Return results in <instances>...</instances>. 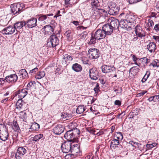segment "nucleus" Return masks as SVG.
Instances as JSON below:
<instances>
[{
  "label": "nucleus",
  "instance_id": "32",
  "mask_svg": "<svg viewBox=\"0 0 159 159\" xmlns=\"http://www.w3.org/2000/svg\"><path fill=\"white\" fill-rule=\"evenodd\" d=\"M73 59L72 57L68 54H65L63 59L62 61H65L66 63H69Z\"/></svg>",
  "mask_w": 159,
  "mask_h": 159
},
{
  "label": "nucleus",
  "instance_id": "17",
  "mask_svg": "<svg viewBox=\"0 0 159 159\" xmlns=\"http://www.w3.org/2000/svg\"><path fill=\"white\" fill-rule=\"evenodd\" d=\"M64 136L65 138L67 140V141H70V142L75 139L70 130L67 131L64 134Z\"/></svg>",
  "mask_w": 159,
  "mask_h": 159
},
{
  "label": "nucleus",
  "instance_id": "21",
  "mask_svg": "<svg viewBox=\"0 0 159 159\" xmlns=\"http://www.w3.org/2000/svg\"><path fill=\"white\" fill-rule=\"evenodd\" d=\"M112 68L111 66L107 65L102 66L101 67L102 72L105 73L111 72L113 71Z\"/></svg>",
  "mask_w": 159,
  "mask_h": 159
},
{
  "label": "nucleus",
  "instance_id": "44",
  "mask_svg": "<svg viewBox=\"0 0 159 159\" xmlns=\"http://www.w3.org/2000/svg\"><path fill=\"white\" fill-rule=\"evenodd\" d=\"M152 66L153 67H159V61L156 60L154 61L152 63H151L150 65V66Z\"/></svg>",
  "mask_w": 159,
  "mask_h": 159
},
{
  "label": "nucleus",
  "instance_id": "14",
  "mask_svg": "<svg viewBox=\"0 0 159 159\" xmlns=\"http://www.w3.org/2000/svg\"><path fill=\"white\" fill-rule=\"evenodd\" d=\"M26 152L25 149L22 147L18 148L15 157L16 159H20V158Z\"/></svg>",
  "mask_w": 159,
  "mask_h": 159
},
{
  "label": "nucleus",
  "instance_id": "6",
  "mask_svg": "<svg viewBox=\"0 0 159 159\" xmlns=\"http://www.w3.org/2000/svg\"><path fill=\"white\" fill-rule=\"evenodd\" d=\"M72 146L71 143L70 141L64 142L61 146L62 151L66 153L71 151Z\"/></svg>",
  "mask_w": 159,
  "mask_h": 159
},
{
  "label": "nucleus",
  "instance_id": "48",
  "mask_svg": "<svg viewBox=\"0 0 159 159\" xmlns=\"http://www.w3.org/2000/svg\"><path fill=\"white\" fill-rule=\"evenodd\" d=\"M35 82L34 81H30L27 84V87L29 89H31L33 87L34 85L35 84Z\"/></svg>",
  "mask_w": 159,
  "mask_h": 159
},
{
  "label": "nucleus",
  "instance_id": "49",
  "mask_svg": "<svg viewBox=\"0 0 159 159\" xmlns=\"http://www.w3.org/2000/svg\"><path fill=\"white\" fill-rule=\"evenodd\" d=\"M6 129H7L6 128V126L5 125L2 124H0V132L2 131L6 130Z\"/></svg>",
  "mask_w": 159,
  "mask_h": 159
},
{
  "label": "nucleus",
  "instance_id": "36",
  "mask_svg": "<svg viewBox=\"0 0 159 159\" xmlns=\"http://www.w3.org/2000/svg\"><path fill=\"white\" fill-rule=\"evenodd\" d=\"M139 111L136 109L134 110L129 113V118H133L134 116L138 115Z\"/></svg>",
  "mask_w": 159,
  "mask_h": 159
},
{
  "label": "nucleus",
  "instance_id": "46",
  "mask_svg": "<svg viewBox=\"0 0 159 159\" xmlns=\"http://www.w3.org/2000/svg\"><path fill=\"white\" fill-rule=\"evenodd\" d=\"M16 105L17 107V108H21L22 105V99H20L17 101L16 103Z\"/></svg>",
  "mask_w": 159,
  "mask_h": 159
},
{
  "label": "nucleus",
  "instance_id": "25",
  "mask_svg": "<svg viewBox=\"0 0 159 159\" xmlns=\"http://www.w3.org/2000/svg\"><path fill=\"white\" fill-rule=\"evenodd\" d=\"M43 137V134H39L35 135L34 137H31V140L34 143L38 142L40 139L42 138Z\"/></svg>",
  "mask_w": 159,
  "mask_h": 159
},
{
  "label": "nucleus",
  "instance_id": "57",
  "mask_svg": "<svg viewBox=\"0 0 159 159\" xmlns=\"http://www.w3.org/2000/svg\"><path fill=\"white\" fill-rule=\"evenodd\" d=\"M154 30L157 32L159 31V24H157L155 25Z\"/></svg>",
  "mask_w": 159,
  "mask_h": 159
},
{
  "label": "nucleus",
  "instance_id": "10",
  "mask_svg": "<svg viewBox=\"0 0 159 159\" xmlns=\"http://www.w3.org/2000/svg\"><path fill=\"white\" fill-rule=\"evenodd\" d=\"M55 26L51 25H46L43 26L42 29L44 31L45 34L50 35L52 34H54V30Z\"/></svg>",
  "mask_w": 159,
  "mask_h": 159
},
{
  "label": "nucleus",
  "instance_id": "52",
  "mask_svg": "<svg viewBox=\"0 0 159 159\" xmlns=\"http://www.w3.org/2000/svg\"><path fill=\"white\" fill-rule=\"evenodd\" d=\"M153 39H154L156 43H157L159 44V36H153Z\"/></svg>",
  "mask_w": 159,
  "mask_h": 159
},
{
  "label": "nucleus",
  "instance_id": "59",
  "mask_svg": "<svg viewBox=\"0 0 159 159\" xmlns=\"http://www.w3.org/2000/svg\"><path fill=\"white\" fill-rule=\"evenodd\" d=\"M6 80L5 79L2 78H0V85H3L5 82Z\"/></svg>",
  "mask_w": 159,
  "mask_h": 159
},
{
  "label": "nucleus",
  "instance_id": "53",
  "mask_svg": "<svg viewBox=\"0 0 159 159\" xmlns=\"http://www.w3.org/2000/svg\"><path fill=\"white\" fill-rule=\"evenodd\" d=\"M142 29L141 27L138 25H137L135 27V34H136L137 32H138L139 31L141 30Z\"/></svg>",
  "mask_w": 159,
  "mask_h": 159
},
{
  "label": "nucleus",
  "instance_id": "50",
  "mask_svg": "<svg viewBox=\"0 0 159 159\" xmlns=\"http://www.w3.org/2000/svg\"><path fill=\"white\" fill-rule=\"evenodd\" d=\"M148 24L149 27H152L154 25V23L152 20L149 19L148 20Z\"/></svg>",
  "mask_w": 159,
  "mask_h": 159
},
{
  "label": "nucleus",
  "instance_id": "37",
  "mask_svg": "<svg viewBox=\"0 0 159 159\" xmlns=\"http://www.w3.org/2000/svg\"><path fill=\"white\" fill-rule=\"evenodd\" d=\"M136 34L137 36L141 38L145 37L146 35L144 31L142 30V28Z\"/></svg>",
  "mask_w": 159,
  "mask_h": 159
},
{
  "label": "nucleus",
  "instance_id": "20",
  "mask_svg": "<svg viewBox=\"0 0 159 159\" xmlns=\"http://www.w3.org/2000/svg\"><path fill=\"white\" fill-rule=\"evenodd\" d=\"M26 24V23L23 21H18L16 22L14 24V27L17 31V30H19L22 28Z\"/></svg>",
  "mask_w": 159,
  "mask_h": 159
},
{
  "label": "nucleus",
  "instance_id": "18",
  "mask_svg": "<svg viewBox=\"0 0 159 159\" xmlns=\"http://www.w3.org/2000/svg\"><path fill=\"white\" fill-rule=\"evenodd\" d=\"M37 19L36 18H32L28 20L26 24L27 26L29 28H32L36 26Z\"/></svg>",
  "mask_w": 159,
  "mask_h": 159
},
{
  "label": "nucleus",
  "instance_id": "26",
  "mask_svg": "<svg viewBox=\"0 0 159 159\" xmlns=\"http://www.w3.org/2000/svg\"><path fill=\"white\" fill-rule=\"evenodd\" d=\"M28 91L25 89H23L20 90L18 94V96L20 98L22 99L24 98L27 94Z\"/></svg>",
  "mask_w": 159,
  "mask_h": 159
},
{
  "label": "nucleus",
  "instance_id": "15",
  "mask_svg": "<svg viewBox=\"0 0 159 159\" xmlns=\"http://www.w3.org/2000/svg\"><path fill=\"white\" fill-rule=\"evenodd\" d=\"M15 30L14 26H10L4 29L2 31V33L3 34H12L15 32Z\"/></svg>",
  "mask_w": 159,
  "mask_h": 159
},
{
  "label": "nucleus",
  "instance_id": "5",
  "mask_svg": "<svg viewBox=\"0 0 159 159\" xmlns=\"http://www.w3.org/2000/svg\"><path fill=\"white\" fill-rule=\"evenodd\" d=\"M88 55L91 59H97L99 57V51L96 48H91L88 51Z\"/></svg>",
  "mask_w": 159,
  "mask_h": 159
},
{
  "label": "nucleus",
  "instance_id": "61",
  "mask_svg": "<svg viewBox=\"0 0 159 159\" xmlns=\"http://www.w3.org/2000/svg\"><path fill=\"white\" fill-rule=\"evenodd\" d=\"M116 136H118L119 137H120V140H121L123 138V136L122 133L120 132H119L116 135Z\"/></svg>",
  "mask_w": 159,
  "mask_h": 159
},
{
  "label": "nucleus",
  "instance_id": "64",
  "mask_svg": "<svg viewBox=\"0 0 159 159\" xmlns=\"http://www.w3.org/2000/svg\"><path fill=\"white\" fill-rule=\"evenodd\" d=\"M89 26V24L86 27H85L83 26H79V28L80 30H85L86 29L88 26Z\"/></svg>",
  "mask_w": 159,
  "mask_h": 159
},
{
  "label": "nucleus",
  "instance_id": "16",
  "mask_svg": "<svg viewBox=\"0 0 159 159\" xmlns=\"http://www.w3.org/2000/svg\"><path fill=\"white\" fill-rule=\"evenodd\" d=\"M111 20L109 24L111 26L114 30L116 29V28L118 27L119 25H120L119 20L115 18H113L110 19Z\"/></svg>",
  "mask_w": 159,
  "mask_h": 159
},
{
  "label": "nucleus",
  "instance_id": "38",
  "mask_svg": "<svg viewBox=\"0 0 159 159\" xmlns=\"http://www.w3.org/2000/svg\"><path fill=\"white\" fill-rule=\"evenodd\" d=\"M12 127L13 129L15 131H18L20 129L16 121H13Z\"/></svg>",
  "mask_w": 159,
  "mask_h": 159
},
{
  "label": "nucleus",
  "instance_id": "12",
  "mask_svg": "<svg viewBox=\"0 0 159 159\" xmlns=\"http://www.w3.org/2000/svg\"><path fill=\"white\" fill-rule=\"evenodd\" d=\"M64 129L65 127L63 125L58 124L54 128L53 131L56 134L60 135L63 132Z\"/></svg>",
  "mask_w": 159,
  "mask_h": 159
},
{
  "label": "nucleus",
  "instance_id": "30",
  "mask_svg": "<svg viewBox=\"0 0 159 159\" xmlns=\"http://www.w3.org/2000/svg\"><path fill=\"white\" fill-rule=\"evenodd\" d=\"M71 133L73 134V135L74 136L75 138L76 139L80 134V130L77 128H75L71 130H70Z\"/></svg>",
  "mask_w": 159,
  "mask_h": 159
},
{
  "label": "nucleus",
  "instance_id": "2",
  "mask_svg": "<svg viewBox=\"0 0 159 159\" xmlns=\"http://www.w3.org/2000/svg\"><path fill=\"white\" fill-rule=\"evenodd\" d=\"M23 4L20 3H15L11 5L10 10L13 15H18L21 11L23 8Z\"/></svg>",
  "mask_w": 159,
  "mask_h": 159
},
{
  "label": "nucleus",
  "instance_id": "34",
  "mask_svg": "<svg viewBox=\"0 0 159 159\" xmlns=\"http://www.w3.org/2000/svg\"><path fill=\"white\" fill-rule=\"evenodd\" d=\"M85 109L84 106L79 105L78 106L76 110V112L78 114H80L83 113Z\"/></svg>",
  "mask_w": 159,
  "mask_h": 159
},
{
  "label": "nucleus",
  "instance_id": "29",
  "mask_svg": "<svg viewBox=\"0 0 159 159\" xmlns=\"http://www.w3.org/2000/svg\"><path fill=\"white\" fill-rule=\"evenodd\" d=\"M139 69L137 66H133L131 67L129 70V73L134 75L136 74L139 71Z\"/></svg>",
  "mask_w": 159,
  "mask_h": 159
},
{
  "label": "nucleus",
  "instance_id": "42",
  "mask_svg": "<svg viewBox=\"0 0 159 159\" xmlns=\"http://www.w3.org/2000/svg\"><path fill=\"white\" fill-rule=\"evenodd\" d=\"M96 40H97L94 37V34H92L90 41L88 42V44L90 45L95 43H96Z\"/></svg>",
  "mask_w": 159,
  "mask_h": 159
},
{
  "label": "nucleus",
  "instance_id": "58",
  "mask_svg": "<svg viewBox=\"0 0 159 159\" xmlns=\"http://www.w3.org/2000/svg\"><path fill=\"white\" fill-rule=\"evenodd\" d=\"M114 104L116 105H117L118 106H119L121 104V102L119 100H116Z\"/></svg>",
  "mask_w": 159,
  "mask_h": 159
},
{
  "label": "nucleus",
  "instance_id": "22",
  "mask_svg": "<svg viewBox=\"0 0 159 159\" xmlns=\"http://www.w3.org/2000/svg\"><path fill=\"white\" fill-rule=\"evenodd\" d=\"M72 69L75 71L78 72L81 71L82 69L81 66L77 63H75L73 64Z\"/></svg>",
  "mask_w": 159,
  "mask_h": 159
},
{
  "label": "nucleus",
  "instance_id": "51",
  "mask_svg": "<svg viewBox=\"0 0 159 159\" xmlns=\"http://www.w3.org/2000/svg\"><path fill=\"white\" fill-rule=\"evenodd\" d=\"M147 92V91L145 90H143L141 92L138 93L137 95V96L139 97L143 96Z\"/></svg>",
  "mask_w": 159,
  "mask_h": 159
},
{
  "label": "nucleus",
  "instance_id": "24",
  "mask_svg": "<svg viewBox=\"0 0 159 159\" xmlns=\"http://www.w3.org/2000/svg\"><path fill=\"white\" fill-rule=\"evenodd\" d=\"M19 76H21L22 79H25L28 77V74L25 69H23L20 70L18 73Z\"/></svg>",
  "mask_w": 159,
  "mask_h": 159
},
{
  "label": "nucleus",
  "instance_id": "31",
  "mask_svg": "<svg viewBox=\"0 0 159 159\" xmlns=\"http://www.w3.org/2000/svg\"><path fill=\"white\" fill-rule=\"evenodd\" d=\"M72 33L71 30H68L66 31L64 34L69 41L71 40L72 39Z\"/></svg>",
  "mask_w": 159,
  "mask_h": 159
},
{
  "label": "nucleus",
  "instance_id": "23",
  "mask_svg": "<svg viewBox=\"0 0 159 159\" xmlns=\"http://www.w3.org/2000/svg\"><path fill=\"white\" fill-rule=\"evenodd\" d=\"M147 48L149 51L152 53L155 51L156 48V46L154 42H151L149 43L147 45Z\"/></svg>",
  "mask_w": 159,
  "mask_h": 159
},
{
  "label": "nucleus",
  "instance_id": "55",
  "mask_svg": "<svg viewBox=\"0 0 159 159\" xmlns=\"http://www.w3.org/2000/svg\"><path fill=\"white\" fill-rule=\"evenodd\" d=\"M122 91V89L121 87H118L117 89H114V91L115 92L118 93L119 92H121Z\"/></svg>",
  "mask_w": 159,
  "mask_h": 159
},
{
  "label": "nucleus",
  "instance_id": "41",
  "mask_svg": "<svg viewBox=\"0 0 159 159\" xmlns=\"http://www.w3.org/2000/svg\"><path fill=\"white\" fill-rule=\"evenodd\" d=\"M119 140L116 139H114L112 140L111 143V147L112 146L114 147V145H115L116 147V145H118L119 144Z\"/></svg>",
  "mask_w": 159,
  "mask_h": 159
},
{
  "label": "nucleus",
  "instance_id": "19",
  "mask_svg": "<svg viewBox=\"0 0 159 159\" xmlns=\"http://www.w3.org/2000/svg\"><path fill=\"white\" fill-rule=\"evenodd\" d=\"M8 136L9 134L7 129L0 132V138L2 141H6L7 139Z\"/></svg>",
  "mask_w": 159,
  "mask_h": 159
},
{
  "label": "nucleus",
  "instance_id": "13",
  "mask_svg": "<svg viewBox=\"0 0 159 159\" xmlns=\"http://www.w3.org/2000/svg\"><path fill=\"white\" fill-rule=\"evenodd\" d=\"M89 76L92 80H96L98 79V72L95 68H92L89 71Z\"/></svg>",
  "mask_w": 159,
  "mask_h": 159
},
{
  "label": "nucleus",
  "instance_id": "4",
  "mask_svg": "<svg viewBox=\"0 0 159 159\" xmlns=\"http://www.w3.org/2000/svg\"><path fill=\"white\" fill-rule=\"evenodd\" d=\"M48 40L47 45H50L51 44L52 47H54L59 44V40L56 34L52 35L48 39Z\"/></svg>",
  "mask_w": 159,
  "mask_h": 159
},
{
  "label": "nucleus",
  "instance_id": "33",
  "mask_svg": "<svg viewBox=\"0 0 159 159\" xmlns=\"http://www.w3.org/2000/svg\"><path fill=\"white\" fill-rule=\"evenodd\" d=\"M92 9L94 10L95 9H97L100 6L99 2L98 0H94L92 2Z\"/></svg>",
  "mask_w": 159,
  "mask_h": 159
},
{
  "label": "nucleus",
  "instance_id": "3",
  "mask_svg": "<svg viewBox=\"0 0 159 159\" xmlns=\"http://www.w3.org/2000/svg\"><path fill=\"white\" fill-rule=\"evenodd\" d=\"M108 8L109 9L108 10V13L110 15L115 16L118 14L120 9L115 3H112Z\"/></svg>",
  "mask_w": 159,
  "mask_h": 159
},
{
  "label": "nucleus",
  "instance_id": "43",
  "mask_svg": "<svg viewBox=\"0 0 159 159\" xmlns=\"http://www.w3.org/2000/svg\"><path fill=\"white\" fill-rule=\"evenodd\" d=\"M20 117L23 119V121H25L27 118V115L26 113L25 112L21 111L20 112Z\"/></svg>",
  "mask_w": 159,
  "mask_h": 159
},
{
  "label": "nucleus",
  "instance_id": "11",
  "mask_svg": "<svg viewBox=\"0 0 159 159\" xmlns=\"http://www.w3.org/2000/svg\"><path fill=\"white\" fill-rule=\"evenodd\" d=\"M102 30L106 35H111L114 30L109 23L104 24L102 26Z\"/></svg>",
  "mask_w": 159,
  "mask_h": 159
},
{
  "label": "nucleus",
  "instance_id": "8",
  "mask_svg": "<svg viewBox=\"0 0 159 159\" xmlns=\"http://www.w3.org/2000/svg\"><path fill=\"white\" fill-rule=\"evenodd\" d=\"M80 146L77 144H73L71 147V152L75 156H80L81 155V152L79 149Z\"/></svg>",
  "mask_w": 159,
  "mask_h": 159
},
{
  "label": "nucleus",
  "instance_id": "28",
  "mask_svg": "<svg viewBox=\"0 0 159 159\" xmlns=\"http://www.w3.org/2000/svg\"><path fill=\"white\" fill-rule=\"evenodd\" d=\"M138 61L141 62L142 66L143 67H145L147 66L148 62V60L147 58L146 57L139 59L138 60Z\"/></svg>",
  "mask_w": 159,
  "mask_h": 159
},
{
  "label": "nucleus",
  "instance_id": "7",
  "mask_svg": "<svg viewBox=\"0 0 159 159\" xmlns=\"http://www.w3.org/2000/svg\"><path fill=\"white\" fill-rule=\"evenodd\" d=\"M94 36L97 40H99L104 38L106 35L102 30L98 29L94 33Z\"/></svg>",
  "mask_w": 159,
  "mask_h": 159
},
{
  "label": "nucleus",
  "instance_id": "63",
  "mask_svg": "<svg viewBox=\"0 0 159 159\" xmlns=\"http://www.w3.org/2000/svg\"><path fill=\"white\" fill-rule=\"evenodd\" d=\"M104 133V132L102 130H99L98 131V132H97L96 133V135L98 136H99L101 135H102Z\"/></svg>",
  "mask_w": 159,
  "mask_h": 159
},
{
  "label": "nucleus",
  "instance_id": "1",
  "mask_svg": "<svg viewBox=\"0 0 159 159\" xmlns=\"http://www.w3.org/2000/svg\"><path fill=\"white\" fill-rule=\"evenodd\" d=\"M135 20V17L134 15H129L126 19L120 21V25L121 28L127 30L131 27L130 25L134 22Z\"/></svg>",
  "mask_w": 159,
  "mask_h": 159
},
{
  "label": "nucleus",
  "instance_id": "9",
  "mask_svg": "<svg viewBox=\"0 0 159 159\" xmlns=\"http://www.w3.org/2000/svg\"><path fill=\"white\" fill-rule=\"evenodd\" d=\"M18 76L16 74L7 76L5 78L6 81L8 83H14L17 81Z\"/></svg>",
  "mask_w": 159,
  "mask_h": 159
},
{
  "label": "nucleus",
  "instance_id": "62",
  "mask_svg": "<svg viewBox=\"0 0 159 159\" xmlns=\"http://www.w3.org/2000/svg\"><path fill=\"white\" fill-rule=\"evenodd\" d=\"M153 96L154 98V102H156L157 101H159V95H155Z\"/></svg>",
  "mask_w": 159,
  "mask_h": 159
},
{
  "label": "nucleus",
  "instance_id": "56",
  "mask_svg": "<svg viewBox=\"0 0 159 159\" xmlns=\"http://www.w3.org/2000/svg\"><path fill=\"white\" fill-rule=\"evenodd\" d=\"M131 56L132 57V60L133 61H137L139 59V58H137L134 55L131 54Z\"/></svg>",
  "mask_w": 159,
  "mask_h": 159
},
{
  "label": "nucleus",
  "instance_id": "60",
  "mask_svg": "<svg viewBox=\"0 0 159 159\" xmlns=\"http://www.w3.org/2000/svg\"><path fill=\"white\" fill-rule=\"evenodd\" d=\"M38 68L36 67L30 71L29 74L33 73L35 72L38 70Z\"/></svg>",
  "mask_w": 159,
  "mask_h": 159
},
{
  "label": "nucleus",
  "instance_id": "54",
  "mask_svg": "<svg viewBox=\"0 0 159 159\" xmlns=\"http://www.w3.org/2000/svg\"><path fill=\"white\" fill-rule=\"evenodd\" d=\"M142 0H129V2L130 4H132L140 2Z\"/></svg>",
  "mask_w": 159,
  "mask_h": 159
},
{
  "label": "nucleus",
  "instance_id": "39",
  "mask_svg": "<svg viewBox=\"0 0 159 159\" xmlns=\"http://www.w3.org/2000/svg\"><path fill=\"white\" fill-rule=\"evenodd\" d=\"M45 75L44 71H41L39 72L36 76V78L37 79H40L43 78Z\"/></svg>",
  "mask_w": 159,
  "mask_h": 159
},
{
  "label": "nucleus",
  "instance_id": "45",
  "mask_svg": "<svg viewBox=\"0 0 159 159\" xmlns=\"http://www.w3.org/2000/svg\"><path fill=\"white\" fill-rule=\"evenodd\" d=\"M129 143L130 144L133 146L135 147H139L141 145L140 144L131 140L129 142Z\"/></svg>",
  "mask_w": 159,
  "mask_h": 159
},
{
  "label": "nucleus",
  "instance_id": "27",
  "mask_svg": "<svg viewBox=\"0 0 159 159\" xmlns=\"http://www.w3.org/2000/svg\"><path fill=\"white\" fill-rule=\"evenodd\" d=\"M39 125L36 123H33L29 128V131H36L38 130L39 129Z\"/></svg>",
  "mask_w": 159,
  "mask_h": 159
},
{
  "label": "nucleus",
  "instance_id": "47",
  "mask_svg": "<svg viewBox=\"0 0 159 159\" xmlns=\"http://www.w3.org/2000/svg\"><path fill=\"white\" fill-rule=\"evenodd\" d=\"M94 10L96 11L97 12H98L99 14H102L106 12V11L103 9L97 8V9H94Z\"/></svg>",
  "mask_w": 159,
  "mask_h": 159
},
{
  "label": "nucleus",
  "instance_id": "40",
  "mask_svg": "<svg viewBox=\"0 0 159 159\" xmlns=\"http://www.w3.org/2000/svg\"><path fill=\"white\" fill-rule=\"evenodd\" d=\"M150 74V71H146L145 74L141 80V82L142 83H144L147 80V79L149 77Z\"/></svg>",
  "mask_w": 159,
  "mask_h": 159
},
{
  "label": "nucleus",
  "instance_id": "35",
  "mask_svg": "<svg viewBox=\"0 0 159 159\" xmlns=\"http://www.w3.org/2000/svg\"><path fill=\"white\" fill-rule=\"evenodd\" d=\"M53 16V14H48L45 15H40V16L39 18V20L40 21H43L46 20L48 16Z\"/></svg>",
  "mask_w": 159,
  "mask_h": 159
}]
</instances>
